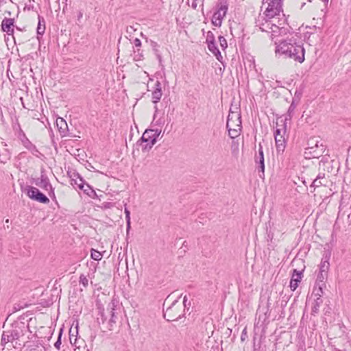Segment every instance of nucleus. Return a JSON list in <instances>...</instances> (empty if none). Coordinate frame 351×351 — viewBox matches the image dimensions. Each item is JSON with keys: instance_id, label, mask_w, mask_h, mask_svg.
Here are the masks:
<instances>
[{"instance_id": "obj_12", "label": "nucleus", "mask_w": 351, "mask_h": 351, "mask_svg": "<svg viewBox=\"0 0 351 351\" xmlns=\"http://www.w3.org/2000/svg\"><path fill=\"white\" fill-rule=\"evenodd\" d=\"M14 19L11 18H4L1 22V29L8 35H14Z\"/></svg>"}, {"instance_id": "obj_35", "label": "nucleus", "mask_w": 351, "mask_h": 351, "mask_svg": "<svg viewBox=\"0 0 351 351\" xmlns=\"http://www.w3.org/2000/svg\"><path fill=\"white\" fill-rule=\"evenodd\" d=\"M321 185L326 186V182H323L321 180H317L315 179L311 184V186L318 187Z\"/></svg>"}, {"instance_id": "obj_27", "label": "nucleus", "mask_w": 351, "mask_h": 351, "mask_svg": "<svg viewBox=\"0 0 351 351\" xmlns=\"http://www.w3.org/2000/svg\"><path fill=\"white\" fill-rule=\"evenodd\" d=\"M329 266H330V264H329L328 260V259H326V260L322 259L321 264H320L319 271L328 273V271L329 269Z\"/></svg>"}, {"instance_id": "obj_25", "label": "nucleus", "mask_w": 351, "mask_h": 351, "mask_svg": "<svg viewBox=\"0 0 351 351\" xmlns=\"http://www.w3.org/2000/svg\"><path fill=\"white\" fill-rule=\"evenodd\" d=\"M81 190L83 191L84 193H86L90 197L93 198L95 197V196H96V192L88 184L85 183V186L82 188V189Z\"/></svg>"}, {"instance_id": "obj_49", "label": "nucleus", "mask_w": 351, "mask_h": 351, "mask_svg": "<svg viewBox=\"0 0 351 351\" xmlns=\"http://www.w3.org/2000/svg\"><path fill=\"white\" fill-rule=\"evenodd\" d=\"M15 27H16V30H18V31L22 32L23 30V29L17 26H16Z\"/></svg>"}, {"instance_id": "obj_26", "label": "nucleus", "mask_w": 351, "mask_h": 351, "mask_svg": "<svg viewBox=\"0 0 351 351\" xmlns=\"http://www.w3.org/2000/svg\"><path fill=\"white\" fill-rule=\"evenodd\" d=\"M24 146L33 154H36V153L38 152L36 147L27 139L24 142Z\"/></svg>"}, {"instance_id": "obj_34", "label": "nucleus", "mask_w": 351, "mask_h": 351, "mask_svg": "<svg viewBox=\"0 0 351 351\" xmlns=\"http://www.w3.org/2000/svg\"><path fill=\"white\" fill-rule=\"evenodd\" d=\"M99 317H97V322L100 324L101 323L104 324L107 319V317L105 316L104 310L99 311Z\"/></svg>"}, {"instance_id": "obj_11", "label": "nucleus", "mask_w": 351, "mask_h": 351, "mask_svg": "<svg viewBox=\"0 0 351 351\" xmlns=\"http://www.w3.org/2000/svg\"><path fill=\"white\" fill-rule=\"evenodd\" d=\"M20 337V332L16 329L4 331L1 336V343L5 346L9 342H13L14 340L19 339Z\"/></svg>"}, {"instance_id": "obj_21", "label": "nucleus", "mask_w": 351, "mask_h": 351, "mask_svg": "<svg viewBox=\"0 0 351 351\" xmlns=\"http://www.w3.org/2000/svg\"><path fill=\"white\" fill-rule=\"evenodd\" d=\"M207 45H208V48L209 51L210 52H212L214 54V56H215L216 58L219 61H221V60L223 59V57H222V56L221 54L220 51L217 48L215 42V43H208Z\"/></svg>"}, {"instance_id": "obj_36", "label": "nucleus", "mask_w": 351, "mask_h": 351, "mask_svg": "<svg viewBox=\"0 0 351 351\" xmlns=\"http://www.w3.org/2000/svg\"><path fill=\"white\" fill-rule=\"evenodd\" d=\"M315 179L317 180H326V173L322 171H319V172Z\"/></svg>"}, {"instance_id": "obj_41", "label": "nucleus", "mask_w": 351, "mask_h": 351, "mask_svg": "<svg viewBox=\"0 0 351 351\" xmlns=\"http://www.w3.org/2000/svg\"><path fill=\"white\" fill-rule=\"evenodd\" d=\"M160 89L162 90V84L161 83L157 80L154 85V90Z\"/></svg>"}, {"instance_id": "obj_4", "label": "nucleus", "mask_w": 351, "mask_h": 351, "mask_svg": "<svg viewBox=\"0 0 351 351\" xmlns=\"http://www.w3.org/2000/svg\"><path fill=\"white\" fill-rule=\"evenodd\" d=\"M305 50L302 45L296 44L295 42L293 41V46L290 47V49L286 58L293 59L300 63H302L304 60Z\"/></svg>"}, {"instance_id": "obj_6", "label": "nucleus", "mask_w": 351, "mask_h": 351, "mask_svg": "<svg viewBox=\"0 0 351 351\" xmlns=\"http://www.w3.org/2000/svg\"><path fill=\"white\" fill-rule=\"evenodd\" d=\"M34 183L36 186L40 187L46 191H48L49 195L50 197H55L53 189L49 182V178L45 173L42 172L40 177L36 179Z\"/></svg>"}, {"instance_id": "obj_50", "label": "nucleus", "mask_w": 351, "mask_h": 351, "mask_svg": "<svg viewBox=\"0 0 351 351\" xmlns=\"http://www.w3.org/2000/svg\"><path fill=\"white\" fill-rule=\"evenodd\" d=\"M68 174H69V176H73V178H77V176H75V175L73 174V172L72 173H68Z\"/></svg>"}, {"instance_id": "obj_55", "label": "nucleus", "mask_w": 351, "mask_h": 351, "mask_svg": "<svg viewBox=\"0 0 351 351\" xmlns=\"http://www.w3.org/2000/svg\"><path fill=\"white\" fill-rule=\"evenodd\" d=\"M245 330H243V332H242L243 337V336H245Z\"/></svg>"}, {"instance_id": "obj_53", "label": "nucleus", "mask_w": 351, "mask_h": 351, "mask_svg": "<svg viewBox=\"0 0 351 351\" xmlns=\"http://www.w3.org/2000/svg\"><path fill=\"white\" fill-rule=\"evenodd\" d=\"M70 341H71V343H73V341H74V339H72L71 336H70Z\"/></svg>"}, {"instance_id": "obj_31", "label": "nucleus", "mask_w": 351, "mask_h": 351, "mask_svg": "<svg viewBox=\"0 0 351 351\" xmlns=\"http://www.w3.org/2000/svg\"><path fill=\"white\" fill-rule=\"evenodd\" d=\"M79 282L80 284H82L84 288L87 287L88 285V279L84 274L80 275Z\"/></svg>"}, {"instance_id": "obj_8", "label": "nucleus", "mask_w": 351, "mask_h": 351, "mask_svg": "<svg viewBox=\"0 0 351 351\" xmlns=\"http://www.w3.org/2000/svg\"><path fill=\"white\" fill-rule=\"evenodd\" d=\"M285 133V128L282 129L276 128L274 133L276 141V149L278 153L283 152L285 148V140L283 136Z\"/></svg>"}, {"instance_id": "obj_28", "label": "nucleus", "mask_w": 351, "mask_h": 351, "mask_svg": "<svg viewBox=\"0 0 351 351\" xmlns=\"http://www.w3.org/2000/svg\"><path fill=\"white\" fill-rule=\"evenodd\" d=\"M328 275V273L319 271L317 277V285H319V283H322L321 285H324V280L326 278Z\"/></svg>"}, {"instance_id": "obj_1", "label": "nucleus", "mask_w": 351, "mask_h": 351, "mask_svg": "<svg viewBox=\"0 0 351 351\" xmlns=\"http://www.w3.org/2000/svg\"><path fill=\"white\" fill-rule=\"evenodd\" d=\"M187 297L185 295L183 298V305L174 301L163 313L164 318L168 322L176 321L184 315V308L186 306Z\"/></svg>"}, {"instance_id": "obj_23", "label": "nucleus", "mask_w": 351, "mask_h": 351, "mask_svg": "<svg viewBox=\"0 0 351 351\" xmlns=\"http://www.w3.org/2000/svg\"><path fill=\"white\" fill-rule=\"evenodd\" d=\"M277 19V18H274V19H273V21H272V28H270V33L271 34V36H275L276 34L278 33L279 30H280V26L283 25L284 22L283 23H280L281 20H280L279 18H278V25L276 24V20Z\"/></svg>"}, {"instance_id": "obj_52", "label": "nucleus", "mask_w": 351, "mask_h": 351, "mask_svg": "<svg viewBox=\"0 0 351 351\" xmlns=\"http://www.w3.org/2000/svg\"><path fill=\"white\" fill-rule=\"evenodd\" d=\"M70 341H71V343H73V341H74V339H72L71 336H70Z\"/></svg>"}, {"instance_id": "obj_37", "label": "nucleus", "mask_w": 351, "mask_h": 351, "mask_svg": "<svg viewBox=\"0 0 351 351\" xmlns=\"http://www.w3.org/2000/svg\"><path fill=\"white\" fill-rule=\"evenodd\" d=\"M60 345H61V333L59 334L58 338L57 341H56V343L54 344V346L57 349L59 350L60 347Z\"/></svg>"}, {"instance_id": "obj_48", "label": "nucleus", "mask_w": 351, "mask_h": 351, "mask_svg": "<svg viewBox=\"0 0 351 351\" xmlns=\"http://www.w3.org/2000/svg\"><path fill=\"white\" fill-rule=\"evenodd\" d=\"M5 224L7 225V227L8 228V227H9L10 220H9L8 219H7L5 221Z\"/></svg>"}, {"instance_id": "obj_32", "label": "nucleus", "mask_w": 351, "mask_h": 351, "mask_svg": "<svg viewBox=\"0 0 351 351\" xmlns=\"http://www.w3.org/2000/svg\"><path fill=\"white\" fill-rule=\"evenodd\" d=\"M215 36H214L213 33L211 31H208L207 32V36H206V43L208 44V43H215Z\"/></svg>"}, {"instance_id": "obj_15", "label": "nucleus", "mask_w": 351, "mask_h": 351, "mask_svg": "<svg viewBox=\"0 0 351 351\" xmlns=\"http://www.w3.org/2000/svg\"><path fill=\"white\" fill-rule=\"evenodd\" d=\"M319 171H322L324 173L327 171L330 173L333 171L332 162L329 160L328 157H323L319 162Z\"/></svg>"}, {"instance_id": "obj_45", "label": "nucleus", "mask_w": 351, "mask_h": 351, "mask_svg": "<svg viewBox=\"0 0 351 351\" xmlns=\"http://www.w3.org/2000/svg\"><path fill=\"white\" fill-rule=\"evenodd\" d=\"M135 29L133 28V27L130 26V27H128L127 32H132V31H134Z\"/></svg>"}, {"instance_id": "obj_22", "label": "nucleus", "mask_w": 351, "mask_h": 351, "mask_svg": "<svg viewBox=\"0 0 351 351\" xmlns=\"http://www.w3.org/2000/svg\"><path fill=\"white\" fill-rule=\"evenodd\" d=\"M45 31V21L44 18L40 17L38 16V27H37V34H38V40H40V36H42Z\"/></svg>"}, {"instance_id": "obj_57", "label": "nucleus", "mask_w": 351, "mask_h": 351, "mask_svg": "<svg viewBox=\"0 0 351 351\" xmlns=\"http://www.w3.org/2000/svg\"><path fill=\"white\" fill-rule=\"evenodd\" d=\"M309 1H311L312 0H308Z\"/></svg>"}, {"instance_id": "obj_38", "label": "nucleus", "mask_w": 351, "mask_h": 351, "mask_svg": "<svg viewBox=\"0 0 351 351\" xmlns=\"http://www.w3.org/2000/svg\"><path fill=\"white\" fill-rule=\"evenodd\" d=\"M124 213L125 214L126 221H130V212L126 207H125Z\"/></svg>"}, {"instance_id": "obj_2", "label": "nucleus", "mask_w": 351, "mask_h": 351, "mask_svg": "<svg viewBox=\"0 0 351 351\" xmlns=\"http://www.w3.org/2000/svg\"><path fill=\"white\" fill-rule=\"evenodd\" d=\"M161 131L156 130H146L143 133L142 137L141 138V141L142 143H146L147 144L144 147L142 148L143 151L150 149L153 145L156 143L157 138L159 136Z\"/></svg>"}, {"instance_id": "obj_9", "label": "nucleus", "mask_w": 351, "mask_h": 351, "mask_svg": "<svg viewBox=\"0 0 351 351\" xmlns=\"http://www.w3.org/2000/svg\"><path fill=\"white\" fill-rule=\"evenodd\" d=\"M264 154L263 147L259 143V148L257 155L255 156V162L257 165V169L259 174V177L263 178L265 176V162H264Z\"/></svg>"}, {"instance_id": "obj_19", "label": "nucleus", "mask_w": 351, "mask_h": 351, "mask_svg": "<svg viewBox=\"0 0 351 351\" xmlns=\"http://www.w3.org/2000/svg\"><path fill=\"white\" fill-rule=\"evenodd\" d=\"M75 176H77V178H73V176H70L71 178V185H77V186L80 189H82L85 186V181L84 179L79 175V173L73 172Z\"/></svg>"}, {"instance_id": "obj_39", "label": "nucleus", "mask_w": 351, "mask_h": 351, "mask_svg": "<svg viewBox=\"0 0 351 351\" xmlns=\"http://www.w3.org/2000/svg\"><path fill=\"white\" fill-rule=\"evenodd\" d=\"M137 52L138 54L134 56V60L136 61H138L141 60V57L142 56V54L140 53V49H138L137 51H134V53Z\"/></svg>"}, {"instance_id": "obj_7", "label": "nucleus", "mask_w": 351, "mask_h": 351, "mask_svg": "<svg viewBox=\"0 0 351 351\" xmlns=\"http://www.w3.org/2000/svg\"><path fill=\"white\" fill-rule=\"evenodd\" d=\"M274 19H269L265 14L259 15L256 19V27H258L262 32H270V28H272V21Z\"/></svg>"}, {"instance_id": "obj_10", "label": "nucleus", "mask_w": 351, "mask_h": 351, "mask_svg": "<svg viewBox=\"0 0 351 351\" xmlns=\"http://www.w3.org/2000/svg\"><path fill=\"white\" fill-rule=\"evenodd\" d=\"M226 128L229 136L234 138L240 135L242 129L241 121H227Z\"/></svg>"}, {"instance_id": "obj_14", "label": "nucleus", "mask_w": 351, "mask_h": 351, "mask_svg": "<svg viewBox=\"0 0 351 351\" xmlns=\"http://www.w3.org/2000/svg\"><path fill=\"white\" fill-rule=\"evenodd\" d=\"M324 152L323 145H321V147L319 148L317 143L315 144V147H308L306 149L305 154L309 156L311 158H318L322 156Z\"/></svg>"}, {"instance_id": "obj_33", "label": "nucleus", "mask_w": 351, "mask_h": 351, "mask_svg": "<svg viewBox=\"0 0 351 351\" xmlns=\"http://www.w3.org/2000/svg\"><path fill=\"white\" fill-rule=\"evenodd\" d=\"M218 39H219V42L220 43L221 48L223 49H225L226 48H227L228 44H227V41H226V38L222 36H219L218 37Z\"/></svg>"}, {"instance_id": "obj_3", "label": "nucleus", "mask_w": 351, "mask_h": 351, "mask_svg": "<svg viewBox=\"0 0 351 351\" xmlns=\"http://www.w3.org/2000/svg\"><path fill=\"white\" fill-rule=\"evenodd\" d=\"M217 10L214 12L212 17V23L216 27H220L222 20L226 16L228 10V4L223 0H219L217 4Z\"/></svg>"}, {"instance_id": "obj_43", "label": "nucleus", "mask_w": 351, "mask_h": 351, "mask_svg": "<svg viewBox=\"0 0 351 351\" xmlns=\"http://www.w3.org/2000/svg\"><path fill=\"white\" fill-rule=\"evenodd\" d=\"M295 108V106L294 104L292 103L291 104V106H289V110H288L289 114L294 110Z\"/></svg>"}, {"instance_id": "obj_54", "label": "nucleus", "mask_w": 351, "mask_h": 351, "mask_svg": "<svg viewBox=\"0 0 351 351\" xmlns=\"http://www.w3.org/2000/svg\"><path fill=\"white\" fill-rule=\"evenodd\" d=\"M158 58L159 61L160 62L161 61V57H160V55L158 56Z\"/></svg>"}, {"instance_id": "obj_42", "label": "nucleus", "mask_w": 351, "mask_h": 351, "mask_svg": "<svg viewBox=\"0 0 351 351\" xmlns=\"http://www.w3.org/2000/svg\"><path fill=\"white\" fill-rule=\"evenodd\" d=\"M322 293H323V291H322V285H319V288H318V291H317V295H319V298H320L321 295H322Z\"/></svg>"}, {"instance_id": "obj_24", "label": "nucleus", "mask_w": 351, "mask_h": 351, "mask_svg": "<svg viewBox=\"0 0 351 351\" xmlns=\"http://www.w3.org/2000/svg\"><path fill=\"white\" fill-rule=\"evenodd\" d=\"M114 304H112V306L110 307V313L111 317L108 321V330H112L113 326L116 323L117 317L114 312Z\"/></svg>"}, {"instance_id": "obj_30", "label": "nucleus", "mask_w": 351, "mask_h": 351, "mask_svg": "<svg viewBox=\"0 0 351 351\" xmlns=\"http://www.w3.org/2000/svg\"><path fill=\"white\" fill-rule=\"evenodd\" d=\"M91 258L95 261H99L102 258V254L99 251L92 249L90 251Z\"/></svg>"}, {"instance_id": "obj_13", "label": "nucleus", "mask_w": 351, "mask_h": 351, "mask_svg": "<svg viewBox=\"0 0 351 351\" xmlns=\"http://www.w3.org/2000/svg\"><path fill=\"white\" fill-rule=\"evenodd\" d=\"M291 46H293L292 40L290 39L289 40H283L276 46V53L280 55H284L285 57H287Z\"/></svg>"}, {"instance_id": "obj_40", "label": "nucleus", "mask_w": 351, "mask_h": 351, "mask_svg": "<svg viewBox=\"0 0 351 351\" xmlns=\"http://www.w3.org/2000/svg\"><path fill=\"white\" fill-rule=\"evenodd\" d=\"M133 43L136 47H140L141 46V41L138 38H135Z\"/></svg>"}, {"instance_id": "obj_44", "label": "nucleus", "mask_w": 351, "mask_h": 351, "mask_svg": "<svg viewBox=\"0 0 351 351\" xmlns=\"http://www.w3.org/2000/svg\"><path fill=\"white\" fill-rule=\"evenodd\" d=\"M126 223H127V232L128 233L130 229V221H126Z\"/></svg>"}, {"instance_id": "obj_47", "label": "nucleus", "mask_w": 351, "mask_h": 351, "mask_svg": "<svg viewBox=\"0 0 351 351\" xmlns=\"http://www.w3.org/2000/svg\"><path fill=\"white\" fill-rule=\"evenodd\" d=\"M83 16V14L82 12H79L78 13V16H77V18H78V20H80Z\"/></svg>"}, {"instance_id": "obj_51", "label": "nucleus", "mask_w": 351, "mask_h": 351, "mask_svg": "<svg viewBox=\"0 0 351 351\" xmlns=\"http://www.w3.org/2000/svg\"><path fill=\"white\" fill-rule=\"evenodd\" d=\"M328 178H329V176H328V178H326V180H321V181H322V182H326V184H327V183H328Z\"/></svg>"}, {"instance_id": "obj_56", "label": "nucleus", "mask_w": 351, "mask_h": 351, "mask_svg": "<svg viewBox=\"0 0 351 351\" xmlns=\"http://www.w3.org/2000/svg\"><path fill=\"white\" fill-rule=\"evenodd\" d=\"M76 341H77V339H76V338H75V339H74V342H73V344H76Z\"/></svg>"}, {"instance_id": "obj_46", "label": "nucleus", "mask_w": 351, "mask_h": 351, "mask_svg": "<svg viewBox=\"0 0 351 351\" xmlns=\"http://www.w3.org/2000/svg\"><path fill=\"white\" fill-rule=\"evenodd\" d=\"M191 7L193 8V9H195L196 7H197V3L195 1H193L192 3V5H191Z\"/></svg>"}, {"instance_id": "obj_5", "label": "nucleus", "mask_w": 351, "mask_h": 351, "mask_svg": "<svg viewBox=\"0 0 351 351\" xmlns=\"http://www.w3.org/2000/svg\"><path fill=\"white\" fill-rule=\"evenodd\" d=\"M25 190L27 196L30 199L43 204H47L49 202V198L45 194L41 193L37 188L27 186Z\"/></svg>"}, {"instance_id": "obj_18", "label": "nucleus", "mask_w": 351, "mask_h": 351, "mask_svg": "<svg viewBox=\"0 0 351 351\" xmlns=\"http://www.w3.org/2000/svg\"><path fill=\"white\" fill-rule=\"evenodd\" d=\"M162 90H160V89L154 90L152 93V101L155 104V106H154L155 114H154V116L156 115V113L158 110V106L156 104L160 101V100L162 97Z\"/></svg>"}, {"instance_id": "obj_20", "label": "nucleus", "mask_w": 351, "mask_h": 351, "mask_svg": "<svg viewBox=\"0 0 351 351\" xmlns=\"http://www.w3.org/2000/svg\"><path fill=\"white\" fill-rule=\"evenodd\" d=\"M56 125L60 134L66 136L68 129L66 122L62 118H58L56 120Z\"/></svg>"}, {"instance_id": "obj_29", "label": "nucleus", "mask_w": 351, "mask_h": 351, "mask_svg": "<svg viewBox=\"0 0 351 351\" xmlns=\"http://www.w3.org/2000/svg\"><path fill=\"white\" fill-rule=\"evenodd\" d=\"M322 302V301L319 298H317L315 300L313 306H312V313L315 314L318 313Z\"/></svg>"}, {"instance_id": "obj_16", "label": "nucleus", "mask_w": 351, "mask_h": 351, "mask_svg": "<svg viewBox=\"0 0 351 351\" xmlns=\"http://www.w3.org/2000/svg\"><path fill=\"white\" fill-rule=\"evenodd\" d=\"M302 279V271H299L297 269H293V273L292 275V278L290 281V289L292 291H295L298 287V282H300Z\"/></svg>"}, {"instance_id": "obj_17", "label": "nucleus", "mask_w": 351, "mask_h": 351, "mask_svg": "<svg viewBox=\"0 0 351 351\" xmlns=\"http://www.w3.org/2000/svg\"><path fill=\"white\" fill-rule=\"evenodd\" d=\"M227 121H241V115L239 108L235 107L234 110L230 108Z\"/></svg>"}]
</instances>
